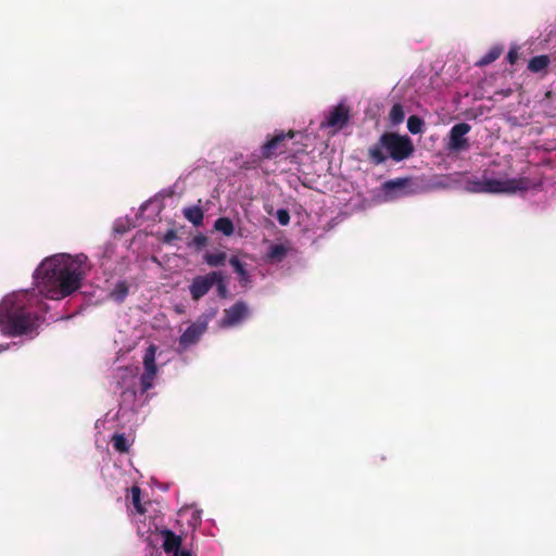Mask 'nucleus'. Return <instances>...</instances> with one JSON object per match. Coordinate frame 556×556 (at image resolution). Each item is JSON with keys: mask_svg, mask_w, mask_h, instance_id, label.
Returning <instances> with one entry per match:
<instances>
[{"mask_svg": "<svg viewBox=\"0 0 556 556\" xmlns=\"http://www.w3.org/2000/svg\"><path fill=\"white\" fill-rule=\"evenodd\" d=\"M88 271L87 256L55 254L45 258L34 274L39 292L47 299H64L81 287Z\"/></svg>", "mask_w": 556, "mask_h": 556, "instance_id": "nucleus-1", "label": "nucleus"}, {"mask_svg": "<svg viewBox=\"0 0 556 556\" xmlns=\"http://www.w3.org/2000/svg\"><path fill=\"white\" fill-rule=\"evenodd\" d=\"M0 327L9 337H20L37 329L38 316L30 308L28 292L12 293L1 301Z\"/></svg>", "mask_w": 556, "mask_h": 556, "instance_id": "nucleus-2", "label": "nucleus"}, {"mask_svg": "<svg viewBox=\"0 0 556 556\" xmlns=\"http://www.w3.org/2000/svg\"><path fill=\"white\" fill-rule=\"evenodd\" d=\"M414 151L413 141L408 136L387 131L368 149V157L374 164L379 165L388 157L395 162L404 161L410 157Z\"/></svg>", "mask_w": 556, "mask_h": 556, "instance_id": "nucleus-3", "label": "nucleus"}, {"mask_svg": "<svg viewBox=\"0 0 556 556\" xmlns=\"http://www.w3.org/2000/svg\"><path fill=\"white\" fill-rule=\"evenodd\" d=\"M484 187L485 193H515L528 190L530 180L527 177L493 179L485 176Z\"/></svg>", "mask_w": 556, "mask_h": 556, "instance_id": "nucleus-4", "label": "nucleus"}, {"mask_svg": "<svg viewBox=\"0 0 556 556\" xmlns=\"http://www.w3.org/2000/svg\"><path fill=\"white\" fill-rule=\"evenodd\" d=\"M294 136L295 132L293 130H289L288 132L281 131L275 135L262 146V157L269 160L285 153L287 150L286 139H293Z\"/></svg>", "mask_w": 556, "mask_h": 556, "instance_id": "nucleus-5", "label": "nucleus"}, {"mask_svg": "<svg viewBox=\"0 0 556 556\" xmlns=\"http://www.w3.org/2000/svg\"><path fill=\"white\" fill-rule=\"evenodd\" d=\"M250 315V309L244 301H237L230 307L224 309V316L220 320L223 328H229L239 325Z\"/></svg>", "mask_w": 556, "mask_h": 556, "instance_id": "nucleus-6", "label": "nucleus"}, {"mask_svg": "<svg viewBox=\"0 0 556 556\" xmlns=\"http://www.w3.org/2000/svg\"><path fill=\"white\" fill-rule=\"evenodd\" d=\"M216 277H217V271H210L206 275L195 276L189 286V292H190L191 299L193 301H199L205 294H207L208 291L214 286V281H215Z\"/></svg>", "mask_w": 556, "mask_h": 556, "instance_id": "nucleus-7", "label": "nucleus"}, {"mask_svg": "<svg viewBox=\"0 0 556 556\" xmlns=\"http://www.w3.org/2000/svg\"><path fill=\"white\" fill-rule=\"evenodd\" d=\"M206 329L207 323L205 320H197L195 323L191 324L179 338L178 351L185 352L191 345L195 344L202 334L206 331Z\"/></svg>", "mask_w": 556, "mask_h": 556, "instance_id": "nucleus-8", "label": "nucleus"}, {"mask_svg": "<svg viewBox=\"0 0 556 556\" xmlns=\"http://www.w3.org/2000/svg\"><path fill=\"white\" fill-rule=\"evenodd\" d=\"M471 127L467 123L455 124L450 130L448 149L451 151L459 152L469 148L466 135L470 131Z\"/></svg>", "mask_w": 556, "mask_h": 556, "instance_id": "nucleus-9", "label": "nucleus"}, {"mask_svg": "<svg viewBox=\"0 0 556 556\" xmlns=\"http://www.w3.org/2000/svg\"><path fill=\"white\" fill-rule=\"evenodd\" d=\"M350 118V110L344 104H338L329 112L328 116L321 122V127L341 129Z\"/></svg>", "mask_w": 556, "mask_h": 556, "instance_id": "nucleus-10", "label": "nucleus"}, {"mask_svg": "<svg viewBox=\"0 0 556 556\" xmlns=\"http://www.w3.org/2000/svg\"><path fill=\"white\" fill-rule=\"evenodd\" d=\"M229 264L233 267V270L239 276V282L241 287L247 288L251 283V276L245 268V264H243L237 256H231L229 258Z\"/></svg>", "mask_w": 556, "mask_h": 556, "instance_id": "nucleus-11", "label": "nucleus"}, {"mask_svg": "<svg viewBox=\"0 0 556 556\" xmlns=\"http://www.w3.org/2000/svg\"><path fill=\"white\" fill-rule=\"evenodd\" d=\"M164 542L163 548L166 553H178L181 545V538L175 534L172 530L163 531Z\"/></svg>", "mask_w": 556, "mask_h": 556, "instance_id": "nucleus-12", "label": "nucleus"}, {"mask_svg": "<svg viewBox=\"0 0 556 556\" xmlns=\"http://www.w3.org/2000/svg\"><path fill=\"white\" fill-rule=\"evenodd\" d=\"M551 63L548 55L542 54L530 59L528 63V70L531 73H541L545 71Z\"/></svg>", "mask_w": 556, "mask_h": 556, "instance_id": "nucleus-13", "label": "nucleus"}, {"mask_svg": "<svg viewBox=\"0 0 556 556\" xmlns=\"http://www.w3.org/2000/svg\"><path fill=\"white\" fill-rule=\"evenodd\" d=\"M185 217L194 226H200L203 223L204 214L199 206H190L184 210Z\"/></svg>", "mask_w": 556, "mask_h": 556, "instance_id": "nucleus-14", "label": "nucleus"}, {"mask_svg": "<svg viewBox=\"0 0 556 556\" xmlns=\"http://www.w3.org/2000/svg\"><path fill=\"white\" fill-rule=\"evenodd\" d=\"M156 346L154 344L149 345L143 355V368L149 371H157L155 364Z\"/></svg>", "mask_w": 556, "mask_h": 556, "instance_id": "nucleus-15", "label": "nucleus"}, {"mask_svg": "<svg viewBox=\"0 0 556 556\" xmlns=\"http://www.w3.org/2000/svg\"><path fill=\"white\" fill-rule=\"evenodd\" d=\"M128 292H129V286L126 281H118L114 289L111 291L110 293V296L118 302V303H122L125 301L126 296L128 295Z\"/></svg>", "mask_w": 556, "mask_h": 556, "instance_id": "nucleus-16", "label": "nucleus"}, {"mask_svg": "<svg viewBox=\"0 0 556 556\" xmlns=\"http://www.w3.org/2000/svg\"><path fill=\"white\" fill-rule=\"evenodd\" d=\"M503 53V47L494 46L490 49L488 53H485L478 62V66H486L497 60Z\"/></svg>", "mask_w": 556, "mask_h": 556, "instance_id": "nucleus-17", "label": "nucleus"}, {"mask_svg": "<svg viewBox=\"0 0 556 556\" xmlns=\"http://www.w3.org/2000/svg\"><path fill=\"white\" fill-rule=\"evenodd\" d=\"M111 442L114 450L118 453H128L130 444L124 433H115Z\"/></svg>", "mask_w": 556, "mask_h": 556, "instance_id": "nucleus-18", "label": "nucleus"}, {"mask_svg": "<svg viewBox=\"0 0 556 556\" xmlns=\"http://www.w3.org/2000/svg\"><path fill=\"white\" fill-rule=\"evenodd\" d=\"M214 228L228 237L235 231L233 224L228 217L217 218L214 223Z\"/></svg>", "mask_w": 556, "mask_h": 556, "instance_id": "nucleus-19", "label": "nucleus"}, {"mask_svg": "<svg viewBox=\"0 0 556 556\" xmlns=\"http://www.w3.org/2000/svg\"><path fill=\"white\" fill-rule=\"evenodd\" d=\"M227 260L225 252L206 253L204 255V262L212 267L223 266Z\"/></svg>", "mask_w": 556, "mask_h": 556, "instance_id": "nucleus-20", "label": "nucleus"}, {"mask_svg": "<svg viewBox=\"0 0 556 556\" xmlns=\"http://www.w3.org/2000/svg\"><path fill=\"white\" fill-rule=\"evenodd\" d=\"M404 118H405V113H404L403 105L400 103H395L391 108L390 113H389L390 123L392 125H400L401 123H403Z\"/></svg>", "mask_w": 556, "mask_h": 556, "instance_id": "nucleus-21", "label": "nucleus"}, {"mask_svg": "<svg viewBox=\"0 0 556 556\" xmlns=\"http://www.w3.org/2000/svg\"><path fill=\"white\" fill-rule=\"evenodd\" d=\"M157 371H149L144 370L140 377V391L141 393H146L153 387L154 379L156 377Z\"/></svg>", "mask_w": 556, "mask_h": 556, "instance_id": "nucleus-22", "label": "nucleus"}, {"mask_svg": "<svg viewBox=\"0 0 556 556\" xmlns=\"http://www.w3.org/2000/svg\"><path fill=\"white\" fill-rule=\"evenodd\" d=\"M287 248L282 244H274L268 251V258L274 262H281L287 255Z\"/></svg>", "mask_w": 556, "mask_h": 556, "instance_id": "nucleus-23", "label": "nucleus"}, {"mask_svg": "<svg viewBox=\"0 0 556 556\" xmlns=\"http://www.w3.org/2000/svg\"><path fill=\"white\" fill-rule=\"evenodd\" d=\"M424 121L417 115H410L407 119V128L410 134L417 135L422 131Z\"/></svg>", "mask_w": 556, "mask_h": 556, "instance_id": "nucleus-24", "label": "nucleus"}, {"mask_svg": "<svg viewBox=\"0 0 556 556\" xmlns=\"http://www.w3.org/2000/svg\"><path fill=\"white\" fill-rule=\"evenodd\" d=\"M214 286H216L217 295L220 299L228 298V289L225 282V277L222 271H217V277L214 281Z\"/></svg>", "mask_w": 556, "mask_h": 556, "instance_id": "nucleus-25", "label": "nucleus"}, {"mask_svg": "<svg viewBox=\"0 0 556 556\" xmlns=\"http://www.w3.org/2000/svg\"><path fill=\"white\" fill-rule=\"evenodd\" d=\"M130 493H131V501H132V504L135 506V509L139 514H143L146 510H144V508L141 505V490H140V488L137 486V485H134L130 489Z\"/></svg>", "mask_w": 556, "mask_h": 556, "instance_id": "nucleus-26", "label": "nucleus"}, {"mask_svg": "<svg viewBox=\"0 0 556 556\" xmlns=\"http://www.w3.org/2000/svg\"><path fill=\"white\" fill-rule=\"evenodd\" d=\"M485 175L481 179H471L467 182L468 190L476 193H485Z\"/></svg>", "mask_w": 556, "mask_h": 556, "instance_id": "nucleus-27", "label": "nucleus"}, {"mask_svg": "<svg viewBox=\"0 0 556 556\" xmlns=\"http://www.w3.org/2000/svg\"><path fill=\"white\" fill-rule=\"evenodd\" d=\"M408 178H397L393 180H388L384 182V189L387 191L394 190V189H402L405 188L408 184Z\"/></svg>", "mask_w": 556, "mask_h": 556, "instance_id": "nucleus-28", "label": "nucleus"}, {"mask_svg": "<svg viewBox=\"0 0 556 556\" xmlns=\"http://www.w3.org/2000/svg\"><path fill=\"white\" fill-rule=\"evenodd\" d=\"M276 218L278 223L282 226H287L290 223V214L289 211L286 208H279L276 212Z\"/></svg>", "mask_w": 556, "mask_h": 556, "instance_id": "nucleus-29", "label": "nucleus"}, {"mask_svg": "<svg viewBox=\"0 0 556 556\" xmlns=\"http://www.w3.org/2000/svg\"><path fill=\"white\" fill-rule=\"evenodd\" d=\"M137 392L135 389H126L122 392L123 401H135Z\"/></svg>", "mask_w": 556, "mask_h": 556, "instance_id": "nucleus-30", "label": "nucleus"}, {"mask_svg": "<svg viewBox=\"0 0 556 556\" xmlns=\"http://www.w3.org/2000/svg\"><path fill=\"white\" fill-rule=\"evenodd\" d=\"M175 239H177L176 230L168 229L163 237V242L168 244V243L173 242Z\"/></svg>", "mask_w": 556, "mask_h": 556, "instance_id": "nucleus-31", "label": "nucleus"}, {"mask_svg": "<svg viewBox=\"0 0 556 556\" xmlns=\"http://www.w3.org/2000/svg\"><path fill=\"white\" fill-rule=\"evenodd\" d=\"M518 51L516 48H511L508 53H507V61L510 63V64H515L518 60Z\"/></svg>", "mask_w": 556, "mask_h": 556, "instance_id": "nucleus-32", "label": "nucleus"}, {"mask_svg": "<svg viewBox=\"0 0 556 556\" xmlns=\"http://www.w3.org/2000/svg\"><path fill=\"white\" fill-rule=\"evenodd\" d=\"M207 242V238L203 235H198L193 238V243L198 247H204Z\"/></svg>", "mask_w": 556, "mask_h": 556, "instance_id": "nucleus-33", "label": "nucleus"}, {"mask_svg": "<svg viewBox=\"0 0 556 556\" xmlns=\"http://www.w3.org/2000/svg\"><path fill=\"white\" fill-rule=\"evenodd\" d=\"M175 556H192V554L187 549H181L178 553H176Z\"/></svg>", "mask_w": 556, "mask_h": 556, "instance_id": "nucleus-34", "label": "nucleus"}, {"mask_svg": "<svg viewBox=\"0 0 556 556\" xmlns=\"http://www.w3.org/2000/svg\"><path fill=\"white\" fill-rule=\"evenodd\" d=\"M243 168L245 169H249L251 168V165L249 164V162H245L243 165H242Z\"/></svg>", "mask_w": 556, "mask_h": 556, "instance_id": "nucleus-35", "label": "nucleus"}]
</instances>
